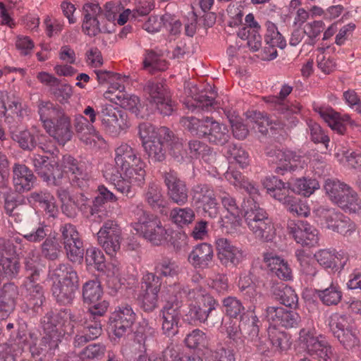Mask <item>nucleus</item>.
<instances>
[{
    "label": "nucleus",
    "mask_w": 361,
    "mask_h": 361,
    "mask_svg": "<svg viewBox=\"0 0 361 361\" xmlns=\"http://www.w3.org/2000/svg\"><path fill=\"white\" fill-rule=\"evenodd\" d=\"M138 135L148 159L154 163L161 162L166 157V152L174 138L169 128L156 127L143 122L138 126Z\"/></svg>",
    "instance_id": "obj_1"
},
{
    "label": "nucleus",
    "mask_w": 361,
    "mask_h": 361,
    "mask_svg": "<svg viewBox=\"0 0 361 361\" xmlns=\"http://www.w3.org/2000/svg\"><path fill=\"white\" fill-rule=\"evenodd\" d=\"M52 281L51 292L56 301L62 305L72 302L78 288V276L68 264H59L49 271Z\"/></svg>",
    "instance_id": "obj_2"
},
{
    "label": "nucleus",
    "mask_w": 361,
    "mask_h": 361,
    "mask_svg": "<svg viewBox=\"0 0 361 361\" xmlns=\"http://www.w3.org/2000/svg\"><path fill=\"white\" fill-rule=\"evenodd\" d=\"M132 212V226L137 234L155 245H163L168 240L169 234L160 219L145 211L142 204L137 205Z\"/></svg>",
    "instance_id": "obj_3"
},
{
    "label": "nucleus",
    "mask_w": 361,
    "mask_h": 361,
    "mask_svg": "<svg viewBox=\"0 0 361 361\" xmlns=\"http://www.w3.org/2000/svg\"><path fill=\"white\" fill-rule=\"evenodd\" d=\"M180 122L192 135L204 137L211 143L224 145L229 140V131L226 126L216 121L213 118L206 117L200 120L192 116L183 117Z\"/></svg>",
    "instance_id": "obj_4"
},
{
    "label": "nucleus",
    "mask_w": 361,
    "mask_h": 361,
    "mask_svg": "<svg viewBox=\"0 0 361 361\" xmlns=\"http://www.w3.org/2000/svg\"><path fill=\"white\" fill-rule=\"evenodd\" d=\"M244 219L249 230L262 242H271L276 236V228L265 209L256 202L245 211Z\"/></svg>",
    "instance_id": "obj_5"
},
{
    "label": "nucleus",
    "mask_w": 361,
    "mask_h": 361,
    "mask_svg": "<svg viewBox=\"0 0 361 361\" xmlns=\"http://www.w3.org/2000/svg\"><path fill=\"white\" fill-rule=\"evenodd\" d=\"M187 298L191 302L188 315L192 319L202 323L207 320L210 313L219 305L217 300L207 290L200 288L190 290Z\"/></svg>",
    "instance_id": "obj_6"
},
{
    "label": "nucleus",
    "mask_w": 361,
    "mask_h": 361,
    "mask_svg": "<svg viewBox=\"0 0 361 361\" xmlns=\"http://www.w3.org/2000/svg\"><path fill=\"white\" fill-rule=\"evenodd\" d=\"M77 319L67 309L48 312L42 319L44 331L60 333V338L66 334H72Z\"/></svg>",
    "instance_id": "obj_7"
},
{
    "label": "nucleus",
    "mask_w": 361,
    "mask_h": 361,
    "mask_svg": "<svg viewBox=\"0 0 361 361\" xmlns=\"http://www.w3.org/2000/svg\"><path fill=\"white\" fill-rule=\"evenodd\" d=\"M317 215L329 229L343 235H350L355 230V224L335 209L319 207Z\"/></svg>",
    "instance_id": "obj_8"
},
{
    "label": "nucleus",
    "mask_w": 361,
    "mask_h": 361,
    "mask_svg": "<svg viewBox=\"0 0 361 361\" xmlns=\"http://www.w3.org/2000/svg\"><path fill=\"white\" fill-rule=\"evenodd\" d=\"M98 116L102 128L111 136H118L129 127L125 113L111 105L102 106Z\"/></svg>",
    "instance_id": "obj_9"
},
{
    "label": "nucleus",
    "mask_w": 361,
    "mask_h": 361,
    "mask_svg": "<svg viewBox=\"0 0 361 361\" xmlns=\"http://www.w3.org/2000/svg\"><path fill=\"white\" fill-rule=\"evenodd\" d=\"M182 304V300L177 295H175L170 298L161 310V329L164 335L173 336L178 332Z\"/></svg>",
    "instance_id": "obj_10"
},
{
    "label": "nucleus",
    "mask_w": 361,
    "mask_h": 361,
    "mask_svg": "<svg viewBox=\"0 0 361 361\" xmlns=\"http://www.w3.org/2000/svg\"><path fill=\"white\" fill-rule=\"evenodd\" d=\"M144 92L149 102L154 105L160 114L170 115L173 111V104L163 82L149 80L145 87Z\"/></svg>",
    "instance_id": "obj_11"
},
{
    "label": "nucleus",
    "mask_w": 361,
    "mask_h": 361,
    "mask_svg": "<svg viewBox=\"0 0 361 361\" xmlns=\"http://www.w3.org/2000/svg\"><path fill=\"white\" fill-rule=\"evenodd\" d=\"M61 240L68 258L73 262H80L84 255L83 243L76 227L65 224L60 228Z\"/></svg>",
    "instance_id": "obj_12"
},
{
    "label": "nucleus",
    "mask_w": 361,
    "mask_h": 361,
    "mask_svg": "<svg viewBox=\"0 0 361 361\" xmlns=\"http://www.w3.org/2000/svg\"><path fill=\"white\" fill-rule=\"evenodd\" d=\"M121 228L116 221H105L97 233L98 243L106 253L114 255L121 247Z\"/></svg>",
    "instance_id": "obj_13"
},
{
    "label": "nucleus",
    "mask_w": 361,
    "mask_h": 361,
    "mask_svg": "<svg viewBox=\"0 0 361 361\" xmlns=\"http://www.w3.org/2000/svg\"><path fill=\"white\" fill-rule=\"evenodd\" d=\"M270 161L277 164L275 172L283 175L286 171L303 169L306 162L303 157L288 149H276L267 152Z\"/></svg>",
    "instance_id": "obj_14"
},
{
    "label": "nucleus",
    "mask_w": 361,
    "mask_h": 361,
    "mask_svg": "<svg viewBox=\"0 0 361 361\" xmlns=\"http://www.w3.org/2000/svg\"><path fill=\"white\" fill-rule=\"evenodd\" d=\"M192 200L202 207L204 213L212 219L216 218L219 213V203L214 188L208 184H199L192 190Z\"/></svg>",
    "instance_id": "obj_15"
},
{
    "label": "nucleus",
    "mask_w": 361,
    "mask_h": 361,
    "mask_svg": "<svg viewBox=\"0 0 361 361\" xmlns=\"http://www.w3.org/2000/svg\"><path fill=\"white\" fill-rule=\"evenodd\" d=\"M287 230L295 242L302 245L316 246L319 242V231L307 221L289 220Z\"/></svg>",
    "instance_id": "obj_16"
},
{
    "label": "nucleus",
    "mask_w": 361,
    "mask_h": 361,
    "mask_svg": "<svg viewBox=\"0 0 361 361\" xmlns=\"http://www.w3.org/2000/svg\"><path fill=\"white\" fill-rule=\"evenodd\" d=\"M56 166H59L58 169L62 172V176L63 173L68 174L73 185L82 189L89 186V173L84 171L82 166L71 155L63 156L60 164L56 162L55 167Z\"/></svg>",
    "instance_id": "obj_17"
},
{
    "label": "nucleus",
    "mask_w": 361,
    "mask_h": 361,
    "mask_svg": "<svg viewBox=\"0 0 361 361\" xmlns=\"http://www.w3.org/2000/svg\"><path fill=\"white\" fill-rule=\"evenodd\" d=\"M136 319V314L130 305L125 304L118 307L109 319V328L116 338L123 336Z\"/></svg>",
    "instance_id": "obj_18"
},
{
    "label": "nucleus",
    "mask_w": 361,
    "mask_h": 361,
    "mask_svg": "<svg viewBox=\"0 0 361 361\" xmlns=\"http://www.w3.org/2000/svg\"><path fill=\"white\" fill-rule=\"evenodd\" d=\"M215 245L218 258L225 267H237L245 257V251L227 238H218Z\"/></svg>",
    "instance_id": "obj_19"
},
{
    "label": "nucleus",
    "mask_w": 361,
    "mask_h": 361,
    "mask_svg": "<svg viewBox=\"0 0 361 361\" xmlns=\"http://www.w3.org/2000/svg\"><path fill=\"white\" fill-rule=\"evenodd\" d=\"M44 335L39 344L30 346L32 357L39 361L49 360L55 353L61 342L60 333L44 331Z\"/></svg>",
    "instance_id": "obj_20"
},
{
    "label": "nucleus",
    "mask_w": 361,
    "mask_h": 361,
    "mask_svg": "<svg viewBox=\"0 0 361 361\" xmlns=\"http://www.w3.org/2000/svg\"><path fill=\"white\" fill-rule=\"evenodd\" d=\"M32 164L36 173L48 184H59L57 180L62 178V172L58 169L56 161L51 159L49 161L47 157L40 154H34Z\"/></svg>",
    "instance_id": "obj_21"
},
{
    "label": "nucleus",
    "mask_w": 361,
    "mask_h": 361,
    "mask_svg": "<svg viewBox=\"0 0 361 361\" xmlns=\"http://www.w3.org/2000/svg\"><path fill=\"white\" fill-rule=\"evenodd\" d=\"M164 183L167 188L169 198L179 205L188 202V188L184 181L181 180L174 171L170 170L163 173Z\"/></svg>",
    "instance_id": "obj_22"
},
{
    "label": "nucleus",
    "mask_w": 361,
    "mask_h": 361,
    "mask_svg": "<svg viewBox=\"0 0 361 361\" xmlns=\"http://www.w3.org/2000/svg\"><path fill=\"white\" fill-rule=\"evenodd\" d=\"M44 128L59 145H64L72 137L71 118L66 113L46 125Z\"/></svg>",
    "instance_id": "obj_23"
},
{
    "label": "nucleus",
    "mask_w": 361,
    "mask_h": 361,
    "mask_svg": "<svg viewBox=\"0 0 361 361\" xmlns=\"http://www.w3.org/2000/svg\"><path fill=\"white\" fill-rule=\"evenodd\" d=\"M267 32L264 36V40L269 47L264 49L265 60H273L277 56V51L275 47L283 49L286 45V42L282 35L279 32L276 25L271 21H267L265 24Z\"/></svg>",
    "instance_id": "obj_24"
},
{
    "label": "nucleus",
    "mask_w": 361,
    "mask_h": 361,
    "mask_svg": "<svg viewBox=\"0 0 361 361\" xmlns=\"http://www.w3.org/2000/svg\"><path fill=\"white\" fill-rule=\"evenodd\" d=\"M214 257L212 246L207 243L196 245L188 255L189 263L195 269H207Z\"/></svg>",
    "instance_id": "obj_25"
},
{
    "label": "nucleus",
    "mask_w": 361,
    "mask_h": 361,
    "mask_svg": "<svg viewBox=\"0 0 361 361\" xmlns=\"http://www.w3.org/2000/svg\"><path fill=\"white\" fill-rule=\"evenodd\" d=\"M18 295V287L9 283L4 285L0 290V319H4L15 309Z\"/></svg>",
    "instance_id": "obj_26"
},
{
    "label": "nucleus",
    "mask_w": 361,
    "mask_h": 361,
    "mask_svg": "<svg viewBox=\"0 0 361 361\" xmlns=\"http://www.w3.org/2000/svg\"><path fill=\"white\" fill-rule=\"evenodd\" d=\"M142 160L137 151L128 143L122 142L114 149V163L119 171Z\"/></svg>",
    "instance_id": "obj_27"
},
{
    "label": "nucleus",
    "mask_w": 361,
    "mask_h": 361,
    "mask_svg": "<svg viewBox=\"0 0 361 361\" xmlns=\"http://www.w3.org/2000/svg\"><path fill=\"white\" fill-rule=\"evenodd\" d=\"M13 184L18 192L28 191L32 188L35 176L27 166L21 164H15L13 167Z\"/></svg>",
    "instance_id": "obj_28"
},
{
    "label": "nucleus",
    "mask_w": 361,
    "mask_h": 361,
    "mask_svg": "<svg viewBox=\"0 0 361 361\" xmlns=\"http://www.w3.org/2000/svg\"><path fill=\"white\" fill-rule=\"evenodd\" d=\"M102 333V327L97 319H89L85 322L82 334H77L74 338L75 347H82L87 342L99 337Z\"/></svg>",
    "instance_id": "obj_29"
},
{
    "label": "nucleus",
    "mask_w": 361,
    "mask_h": 361,
    "mask_svg": "<svg viewBox=\"0 0 361 361\" xmlns=\"http://www.w3.org/2000/svg\"><path fill=\"white\" fill-rule=\"evenodd\" d=\"M25 286L26 288V305L28 308L37 312L44 301L43 288L37 281H25Z\"/></svg>",
    "instance_id": "obj_30"
},
{
    "label": "nucleus",
    "mask_w": 361,
    "mask_h": 361,
    "mask_svg": "<svg viewBox=\"0 0 361 361\" xmlns=\"http://www.w3.org/2000/svg\"><path fill=\"white\" fill-rule=\"evenodd\" d=\"M350 185L336 178H328L324 180L323 190L328 199L334 204L337 203L345 195Z\"/></svg>",
    "instance_id": "obj_31"
},
{
    "label": "nucleus",
    "mask_w": 361,
    "mask_h": 361,
    "mask_svg": "<svg viewBox=\"0 0 361 361\" xmlns=\"http://www.w3.org/2000/svg\"><path fill=\"white\" fill-rule=\"evenodd\" d=\"M26 280L38 281L40 272L42 271L44 265L42 264L41 257L36 250H30L24 259Z\"/></svg>",
    "instance_id": "obj_32"
},
{
    "label": "nucleus",
    "mask_w": 361,
    "mask_h": 361,
    "mask_svg": "<svg viewBox=\"0 0 361 361\" xmlns=\"http://www.w3.org/2000/svg\"><path fill=\"white\" fill-rule=\"evenodd\" d=\"M37 109L43 128L65 113L61 106L49 100L39 99L37 102Z\"/></svg>",
    "instance_id": "obj_33"
},
{
    "label": "nucleus",
    "mask_w": 361,
    "mask_h": 361,
    "mask_svg": "<svg viewBox=\"0 0 361 361\" xmlns=\"http://www.w3.org/2000/svg\"><path fill=\"white\" fill-rule=\"evenodd\" d=\"M216 92L210 87L209 91L202 90L192 96L193 101H188L187 106L192 111L200 109L203 111H212L215 104Z\"/></svg>",
    "instance_id": "obj_34"
},
{
    "label": "nucleus",
    "mask_w": 361,
    "mask_h": 361,
    "mask_svg": "<svg viewBox=\"0 0 361 361\" xmlns=\"http://www.w3.org/2000/svg\"><path fill=\"white\" fill-rule=\"evenodd\" d=\"M146 164L142 160L121 170V173L137 187H142L145 183Z\"/></svg>",
    "instance_id": "obj_35"
},
{
    "label": "nucleus",
    "mask_w": 361,
    "mask_h": 361,
    "mask_svg": "<svg viewBox=\"0 0 361 361\" xmlns=\"http://www.w3.org/2000/svg\"><path fill=\"white\" fill-rule=\"evenodd\" d=\"M104 177L109 179L110 182L114 185V188L118 192L121 193L127 197H133L135 194L134 189L135 184L127 180L126 177L120 173L119 176L110 174L107 170L104 171Z\"/></svg>",
    "instance_id": "obj_36"
},
{
    "label": "nucleus",
    "mask_w": 361,
    "mask_h": 361,
    "mask_svg": "<svg viewBox=\"0 0 361 361\" xmlns=\"http://www.w3.org/2000/svg\"><path fill=\"white\" fill-rule=\"evenodd\" d=\"M291 191L304 197H310L319 188V182L315 178H299L290 182Z\"/></svg>",
    "instance_id": "obj_37"
},
{
    "label": "nucleus",
    "mask_w": 361,
    "mask_h": 361,
    "mask_svg": "<svg viewBox=\"0 0 361 361\" xmlns=\"http://www.w3.org/2000/svg\"><path fill=\"white\" fill-rule=\"evenodd\" d=\"M316 293L322 302L326 306L338 305L343 297L341 287L333 282L326 288L317 290Z\"/></svg>",
    "instance_id": "obj_38"
},
{
    "label": "nucleus",
    "mask_w": 361,
    "mask_h": 361,
    "mask_svg": "<svg viewBox=\"0 0 361 361\" xmlns=\"http://www.w3.org/2000/svg\"><path fill=\"white\" fill-rule=\"evenodd\" d=\"M314 109L333 130L339 134L345 133V127L338 122V113L331 107L315 106Z\"/></svg>",
    "instance_id": "obj_39"
},
{
    "label": "nucleus",
    "mask_w": 361,
    "mask_h": 361,
    "mask_svg": "<svg viewBox=\"0 0 361 361\" xmlns=\"http://www.w3.org/2000/svg\"><path fill=\"white\" fill-rule=\"evenodd\" d=\"M119 94L118 96L114 98L108 95L107 99L120 106L121 108L128 109L135 115H138L141 106L139 97L134 94H128L126 92Z\"/></svg>",
    "instance_id": "obj_40"
},
{
    "label": "nucleus",
    "mask_w": 361,
    "mask_h": 361,
    "mask_svg": "<svg viewBox=\"0 0 361 361\" xmlns=\"http://www.w3.org/2000/svg\"><path fill=\"white\" fill-rule=\"evenodd\" d=\"M336 205L350 214H358L361 212V199L351 187Z\"/></svg>",
    "instance_id": "obj_41"
},
{
    "label": "nucleus",
    "mask_w": 361,
    "mask_h": 361,
    "mask_svg": "<svg viewBox=\"0 0 361 361\" xmlns=\"http://www.w3.org/2000/svg\"><path fill=\"white\" fill-rule=\"evenodd\" d=\"M171 221L178 227L192 224L195 218L194 210L190 207H175L170 212Z\"/></svg>",
    "instance_id": "obj_42"
},
{
    "label": "nucleus",
    "mask_w": 361,
    "mask_h": 361,
    "mask_svg": "<svg viewBox=\"0 0 361 361\" xmlns=\"http://www.w3.org/2000/svg\"><path fill=\"white\" fill-rule=\"evenodd\" d=\"M32 200L38 202L39 206L49 214L55 217L58 214V208L55 204L54 197L47 192H33L31 194Z\"/></svg>",
    "instance_id": "obj_43"
},
{
    "label": "nucleus",
    "mask_w": 361,
    "mask_h": 361,
    "mask_svg": "<svg viewBox=\"0 0 361 361\" xmlns=\"http://www.w3.org/2000/svg\"><path fill=\"white\" fill-rule=\"evenodd\" d=\"M102 294L103 290L97 279L87 281L82 286V298L85 303L96 302Z\"/></svg>",
    "instance_id": "obj_44"
},
{
    "label": "nucleus",
    "mask_w": 361,
    "mask_h": 361,
    "mask_svg": "<svg viewBox=\"0 0 361 361\" xmlns=\"http://www.w3.org/2000/svg\"><path fill=\"white\" fill-rule=\"evenodd\" d=\"M240 214L241 212L227 213L221 217L219 224L222 231L231 235L238 233L242 225Z\"/></svg>",
    "instance_id": "obj_45"
},
{
    "label": "nucleus",
    "mask_w": 361,
    "mask_h": 361,
    "mask_svg": "<svg viewBox=\"0 0 361 361\" xmlns=\"http://www.w3.org/2000/svg\"><path fill=\"white\" fill-rule=\"evenodd\" d=\"M144 68L149 72L164 71L168 66L165 59L152 50H147L143 59Z\"/></svg>",
    "instance_id": "obj_46"
},
{
    "label": "nucleus",
    "mask_w": 361,
    "mask_h": 361,
    "mask_svg": "<svg viewBox=\"0 0 361 361\" xmlns=\"http://www.w3.org/2000/svg\"><path fill=\"white\" fill-rule=\"evenodd\" d=\"M207 361H235L234 350L226 348L221 343H218L216 348L210 349L206 354Z\"/></svg>",
    "instance_id": "obj_47"
},
{
    "label": "nucleus",
    "mask_w": 361,
    "mask_h": 361,
    "mask_svg": "<svg viewBox=\"0 0 361 361\" xmlns=\"http://www.w3.org/2000/svg\"><path fill=\"white\" fill-rule=\"evenodd\" d=\"M128 80V77L119 73L112 74L109 80V86L108 90L104 93V97L107 99V96L115 97L118 96L119 93L125 92V85Z\"/></svg>",
    "instance_id": "obj_48"
},
{
    "label": "nucleus",
    "mask_w": 361,
    "mask_h": 361,
    "mask_svg": "<svg viewBox=\"0 0 361 361\" xmlns=\"http://www.w3.org/2000/svg\"><path fill=\"white\" fill-rule=\"evenodd\" d=\"M114 25L111 27L107 26L101 27L99 18H83L82 31L90 37H95L101 32L110 33L114 30Z\"/></svg>",
    "instance_id": "obj_49"
},
{
    "label": "nucleus",
    "mask_w": 361,
    "mask_h": 361,
    "mask_svg": "<svg viewBox=\"0 0 361 361\" xmlns=\"http://www.w3.org/2000/svg\"><path fill=\"white\" fill-rule=\"evenodd\" d=\"M106 276V283L109 288L118 289L121 286V270L116 260L105 264L102 271Z\"/></svg>",
    "instance_id": "obj_50"
},
{
    "label": "nucleus",
    "mask_w": 361,
    "mask_h": 361,
    "mask_svg": "<svg viewBox=\"0 0 361 361\" xmlns=\"http://www.w3.org/2000/svg\"><path fill=\"white\" fill-rule=\"evenodd\" d=\"M20 263L16 257L0 258V274L2 275L4 280L9 279L15 277L19 272Z\"/></svg>",
    "instance_id": "obj_51"
},
{
    "label": "nucleus",
    "mask_w": 361,
    "mask_h": 361,
    "mask_svg": "<svg viewBox=\"0 0 361 361\" xmlns=\"http://www.w3.org/2000/svg\"><path fill=\"white\" fill-rule=\"evenodd\" d=\"M295 257L300 264L301 271L307 276H314L317 270L314 267V259L311 254L304 250L299 249L295 251Z\"/></svg>",
    "instance_id": "obj_52"
},
{
    "label": "nucleus",
    "mask_w": 361,
    "mask_h": 361,
    "mask_svg": "<svg viewBox=\"0 0 361 361\" xmlns=\"http://www.w3.org/2000/svg\"><path fill=\"white\" fill-rule=\"evenodd\" d=\"M238 36L241 39H247V44L252 51H257L262 46V37L259 30H252L245 27H242L238 32Z\"/></svg>",
    "instance_id": "obj_53"
},
{
    "label": "nucleus",
    "mask_w": 361,
    "mask_h": 361,
    "mask_svg": "<svg viewBox=\"0 0 361 361\" xmlns=\"http://www.w3.org/2000/svg\"><path fill=\"white\" fill-rule=\"evenodd\" d=\"M226 154L231 160L235 161L240 168L245 169L250 164L248 153L241 147L232 144L227 147Z\"/></svg>",
    "instance_id": "obj_54"
},
{
    "label": "nucleus",
    "mask_w": 361,
    "mask_h": 361,
    "mask_svg": "<svg viewBox=\"0 0 361 361\" xmlns=\"http://www.w3.org/2000/svg\"><path fill=\"white\" fill-rule=\"evenodd\" d=\"M247 123H253L252 128L257 129L262 134L266 135L268 133L271 123L269 118L259 111H252L247 113Z\"/></svg>",
    "instance_id": "obj_55"
},
{
    "label": "nucleus",
    "mask_w": 361,
    "mask_h": 361,
    "mask_svg": "<svg viewBox=\"0 0 361 361\" xmlns=\"http://www.w3.org/2000/svg\"><path fill=\"white\" fill-rule=\"evenodd\" d=\"M157 334L156 329L145 320L140 323L135 333V339L140 344L146 345L155 338Z\"/></svg>",
    "instance_id": "obj_56"
},
{
    "label": "nucleus",
    "mask_w": 361,
    "mask_h": 361,
    "mask_svg": "<svg viewBox=\"0 0 361 361\" xmlns=\"http://www.w3.org/2000/svg\"><path fill=\"white\" fill-rule=\"evenodd\" d=\"M269 338L276 350H286L290 345L289 338L287 334L275 328H269Z\"/></svg>",
    "instance_id": "obj_57"
},
{
    "label": "nucleus",
    "mask_w": 361,
    "mask_h": 361,
    "mask_svg": "<svg viewBox=\"0 0 361 361\" xmlns=\"http://www.w3.org/2000/svg\"><path fill=\"white\" fill-rule=\"evenodd\" d=\"M329 329L334 336L348 330L350 327L348 317L339 313L332 314L328 319Z\"/></svg>",
    "instance_id": "obj_58"
},
{
    "label": "nucleus",
    "mask_w": 361,
    "mask_h": 361,
    "mask_svg": "<svg viewBox=\"0 0 361 361\" xmlns=\"http://www.w3.org/2000/svg\"><path fill=\"white\" fill-rule=\"evenodd\" d=\"M145 200L152 208L163 206L164 197L161 188L154 183H150L145 194Z\"/></svg>",
    "instance_id": "obj_59"
},
{
    "label": "nucleus",
    "mask_w": 361,
    "mask_h": 361,
    "mask_svg": "<svg viewBox=\"0 0 361 361\" xmlns=\"http://www.w3.org/2000/svg\"><path fill=\"white\" fill-rule=\"evenodd\" d=\"M338 255L334 250L322 249L314 254V258L324 269H331L336 266Z\"/></svg>",
    "instance_id": "obj_60"
},
{
    "label": "nucleus",
    "mask_w": 361,
    "mask_h": 361,
    "mask_svg": "<svg viewBox=\"0 0 361 361\" xmlns=\"http://www.w3.org/2000/svg\"><path fill=\"white\" fill-rule=\"evenodd\" d=\"M106 351V347L101 343H93L86 346L80 353V358L82 361H91L102 358Z\"/></svg>",
    "instance_id": "obj_61"
},
{
    "label": "nucleus",
    "mask_w": 361,
    "mask_h": 361,
    "mask_svg": "<svg viewBox=\"0 0 361 361\" xmlns=\"http://www.w3.org/2000/svg\"><path fill=\"white\" fill-rule=\"evenodd\" d=\"M222 303L226 314L230 317L237 318L238 316H241L245 310L240 300L235 297H226L223 300Z\"/></svg>",
    "instance_id": "obj_62"
},
{
    "label": "nucleus",
    "mask_w": 361,
    "mask_h": 361,
    "mask_svg": "<svg viewBox=\"0 0 361 361\" xmlns=\"http://www.w3.org/2000/svg\"><path fill=\"white\" fill-rule=\"evenodd\" d=\"M155 270L163 276H174L178 274L179 267L174 261L165 257L157 262Z\"/></svg>",
    "instance_id": "obj_63"
},
{
    "label": "nucleus",
    "mask_w": 361,
    "mask_h": 361,
    "mask_svg": "<svg viewBox=\"0 0 361 361\" xmlns=\"http://www.w3.org/2000/svg\"><path fill=\"white\" fill-rule=\"evenodd\" d=\"M286 208L290 213L298 216L307 217L310 214V207L307 202L295 196Z\"/></svg>",
    "instance_id": "obj_64"
}]
</instances>
